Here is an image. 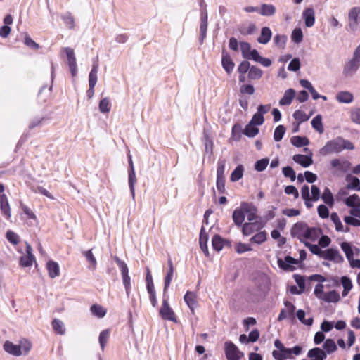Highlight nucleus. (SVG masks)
Wrapping results in <instances>:
<instances>
[{
  "label": "nucleus",
  "mask_w": 360,
  "mask_h": 360,
  "mask_svg": "<svg viewBox=\"0 0 360 360\" xmlns=\"http://www.w3.org/2000/svg\"><path fill=\"white\" fill-rule=\"evenodd\" d=\"M354 148V146L351 141L345 140L341 136H338L328 141L321 149L320 153L323 155H326L333 153H340L344 149L353 150Z\"/></svg>",
  "instance_id": "obj_1"
},
{
  "label": "nucleus",
  "mask_w": 360,
  "mask_h": 360,
  "mask_svg": "<svg viewBox=\"0 0 360 360\" xmlns=\"http://www.w3.org/2000/svg\"><path fill=\"white\" fill-rule=\"evenodd\" d=\"M32 348V343L27 340H22L19 345H15L12 342L6 341L4 344V350L13 356L27 355Z\"/></svg>",
  "instance_id": "obj_2"
},
{
  "label": "nucleus",
  "mask_w": 360,
  "mask_h": 360,
  "mask_svg": "<svg viewBox=\"0 0 360 360\" xmlns=\"http://www.w3.org/2000/svg\"><path fill=\"white\" fill-rule=\"evenodd\" d=\"M360 67V44L355 49L352 58L344 66L342 73L345 77H352Z\"/></svg>",
  "instance_id": "obj_3"
},
{
  "label": "nucleus",
  "mask_w": 360,
  "mask_h": 360,
  "mask_svg": "<svg viewBox=\"0 0 360 360\" xmlns=\"http://www.w3.org/2000/svg\"><path fill=\"white\" fill-rule=\"evenodd\" d=\"M224 349L227 360H240L244 356L243 353L231 341L225 342Z\"/></svg>",
  "instance_id": "obj_4"
},
{
  "label": "nucleus",
  "mask_w": 360,
  "mask_h": 360,
  "mask_svg": "<svg viewBox=\"0 0 360 360\" xmlns=\"http://www.w3.org/2000/svg\"><path fill=\"white\" fill-rule=\"evenodd\" d=\"M98 70V60L94 61L92 65V69L89 75V88L87 90V96L91 98L94 94V87L97 82V73Z\"/></svg>",
  "instance_id": "obj_5"
},
{
  "label": "nucleus",
  "mask_w": 360,
  "mask_h": 360,
  "mask_svg": "<svg viewBox=\"0 0 360 360\" xmlns=\"http://www.w3.org/2000/svg\"><path fill=\"white\" fill-rule=\"evenodd\" d=\"M330 165L335 169L334 174H338V172H347L350 169L352 165L347 160L335 158L330 161Z\"/></svg>",
  "instance_id": "obj_6"
},
{
  "label": "nucleus",
  "mask_w": 360,
  "mask_h": 360,
  "mask_svg": "<svg viewBox=\"0 0 360 360\" xmlns=\"http://www.w3.org/2000/svg\"><path fill=\"white\" fill-rule=\"evenodd\" d=\"M161 317L165 320H169L174 322H177L175 314L172 309L169 307L167 298H164L162 301V306L160 310Z\"/></svg>",
  "instance_id": "obj_7"
},
{
  "label": "nucleus",
  "mask_w": 360,
  "mask_h": 360,
  "mask_svg": "<svg viewBox=\"0 0 360 360\" xmlns=\"http://www.w3.org/2000/svg\"><path fill=\"white\" fill-rule=\"evenodd\" d=\"M307 228V224L305 222L300 221L295 224L291 229V236L293 238H297L300 242H305L304 240V233Z\"/></svg>",
  "instance_id": "obj_8"
},
{
  "label": "nucleus",
  "mask_w": 360,
  "mask_h": 360,
  "mask_svg": "<svg viewBox=\"0 0 360 360\" xmlns=\"http://www.w3.org/2000/svg\"><path fill=\"white\" fill-rule=\"evenodd\" d=\"M360 7L352 8L348 15L349 25L352 31L356 30L360 22Z\"/></svg>",
  "instance_id": "obj_9"
},
{
  "label": "nucleus",
  "mask_w": 360,
  "mask_h": 360,
  "mask_svg": "<svg viewBox=\"0 0 360 360\" xmlns=\"http://www.w3.org/2000/svg\"><path fill=\"white\" fill-rule=\"evenodd\" d=\"M325 259L333 261L335 263H342L344 262L343 257L337 249L328 248L324 251L323 257Z\"/></svg>",
  "instance_id": "obj_10"
},
{
  "label": "nucleus",
  "mask_w": 360,
  "mask_h": 360,
  "mask_svg": "<svg viewBox=\"0 0 360 360\" xmlns=\"http://www.w3.org/2000/svg\"><path fill=\"white\" fill-rule=\"evenodd\" d=\"M221 64L223 68L228 74H230L233 71L235 66V64L230 55L225 49L222 50Z\"/></svg>",
  "instance_id": "obj_11"
},
{
  "label": "nucleus",
  "mask_w": 360,
  "mask_h": 360,
  "mask_svg": "<svg viewBox=\"0 0 360 360\" xmlns=\"http://www.w3.org/2000/svg\"><path fill=\"white\" fill-rule=\"evenodd\" d=\"M241 208L245 210V213L247 214L248 220L252 221L256 219L257 217V208L252 204L248 202L241 203Z\"/></svg>",
  "instance_id": "obj_12"
},
{
  "label": "nucleus",
  "mask_w": 360,
  "mask_h": 360,
  "mask_svg": "<svg viewBox=\"0 0 360 360\" xmlns=\"http://www.w3.org/2000/svg\"><path fill=\"white\" fill-rule=\"evenodd\" d=\"M184 301L192 311L194 313L195 308L198 306L197 296L195 292L187 291L184 295Z\"/></svg>",
  "instance_id": "obj_13"
},
{
  "label": "nucleus",
  "mask_w": 360,
  "mask_h": 360,
  "mask_svg": "<svg viewBox=\"0 0 360 360\" xmlns=\"http://www.w3.org/2000/svg\"><path fill=\"white\" fill-rule=\"evenodd\" d=\"M307 356L311 360H324L327 357L326 352L319 347H314L307 353Z\"/></svg>",
  "instance_id": "obj_14"
},
{
  "label": "nucleus",
  "mask_w": 360,
  "mask_h": 360,
  "mask_svg": "<svg viewBox=\"0 0 360 360\" xmlns=\"http://www.w3.org/2000/svg\"><path fill=\"white\" fill-rule=\"evenodd\" d=\"M0 210L1 213L6 217V219H10L11 208L8 198L5 194L0 195Z\"/></svg>",
  "instance_id": "obj_15"
},
{
  "label": "nucleus",
  "mask_w": 360,
  "mask_h": 360,
  "mask_svg": "<svg viewBox=\"0 0 360 360\" xmlns=\"http://www.w3.org/2000/svg\"><path fill=\"white\" fill-rule=\"evenodd\" d=\"M304 20L305 25L307 27H311L314 25L315 22V13L312 8H308L304 10L302 14Z\"/></svg>",
  "instance_id": "obj_16"
},
{
  "label": "nucleus",
  "mask_w": 360,
  "mask_h": 360,
  "mask_svg": "<svg viewBox=\"0 0 360 360\" xmlns=\"http://www.w3.org/2000/svg\"><path fill=\"white\" fill-rule=\"evenodd\" d=\"M292 160L303 167H307L313 163L312 158L310 155L296 154L292 157Z\"/></svg>",
  "instance_id": "obj_17"
},
{
  "label": "nucleus",
  "mask_w": 360,
  "mask_h": 360,
  "mask_svg": "<svg viewBox=\"0 0 360 360\" xmlns=\"http://www.w3.org/2000/svg\"><path fill=\"white\" fill-rule=\"evenodd\" d=\"M207 29V13L206 11L202 12L201 13V22H200V41L202 44L206 37V32Z\"/></svg>",
  "instance_id": "obj_18"
},
{
  "label": "nucleus",
  "mask_w": 360,
  "mask_h": 360,
  "mask_svg": "<svg viewBox=\"0 0 360 360\" xmlns=\"http://www.w3.org/2000/svg\"><path fill=\"white\" fill-rule=\"evenodd\" d=\"M322 233V231L321 229L315 228V227H311L309 228L307 226V228L306 229V231L304 233V239H309L312 241H315Z\"/></svg>",
  "instance_id": "obj_19"
},
{
  "label": "nucleus",
  "mask_w": 360,
  "mask_h": 360,
  "mask_svg": "<svg viewBox=\"0 0 360 360\" xmlns=\"http://www.w3.org/2000/svg\"><path fill=\"white\" fill-rule=\"evenodd\" d=\"M285 262L287 264H285L282 259H279L278 260V264L280 268L285 271H291L293 269V268L289 264H297L298 263L296 259H294L290 256L285 257Z\"/></svg>",
  "instance_id": "obj_20"
},
{
  "label": "nucleus",
  "mask_w": 360,
  "mask_h": 360,
  "mask_svg": "<svg viewBox=\"0 0 360 360\" xmlns=\"http://www.w3.org/2000/svg\"><path fill=\"white\" fill-rule=\"evenodd\" d=\"M272 32L269 27H264L262 28L260 36L257 38V41L262 44H267L271 38Z\"/></svg>",
  "instance_id": "obj_21"
},
{
  "label": "nucleus",
  "mask_w": 360,
  "mask_h": 360,
  "mask_svg": "<svg viewBox=\"0 0 360 360\" xmlns=\"http://www.w3.org/2000/svg\"><path fill=\"white\" fill-rule=\"evenodd\" d=\"M295 96V91L293 89H289L284 93L283 96L279 101L281 105H288L292 103Z\"/></svg>",
  "instance_id": "obj_22"
},
{
  "label": "nucleus",
  "mask_w": 360,
  "mask_h": 360,
  "mask_svg": "<svg viewBox=\"0 0 360 360\" xmlns=\"http://www.w3.org/2000/svg\"><path fill=\"white\" fill-rule=\"evenodd\" d=\"M47 270L49 272V276L51 278H56L58 276H59L60 274V269L58 264L53 262V261H49L46 264Z\"/></svg>",
  "instance_id": "obj_23"
},
{
  "label": "nucleus",
  "mask_w": 360,
  "mask_h": 360,
  "mask_svg": "<svg viewBox=\"0 0 360 360\" xmlns=\"http://www.w3.org/2000/svg\"><path fill=\"white\" fill-rule=\"evenodd\" d=\"M233 220L234 223L238 226H241L245 220V210L241 208L236 209L233 213Z\"/></svg>",
  "instance_id": "obj_24"
},
{
  "label": "nucleus",
  "mask_w": 360,
  "mask_h": 360,
  "mask_svg": "<svg viewBox=\"0 0 360 360\" xmlns=\"http://www.w3.org/2000/svg\"><path fill=\"white\" fill-rule=\"evenodd\" d=\"M291 143L296 147L306 146L309 144V140L305 136H295L290 139Z\"/></svg>",
  "instance_id": "obj_25"
},
{
  "label": "nucleus",
  "mask_w": 360,
  "mask_h": 360,
  "mask_svg": "<svg viewBox=\"0 0 360 360\" xmlns=\"http://www.w3.org/2000/svg\"><path fill=\"white\" fill-rule=\"evenodd\" d=\"M337 100L340 103H350L353 101V95L349 91H340L336 96Z\"/></svg>",
  "instance_id": "obj_26"
},
{
  "label": "nucleus",
  "mask_w": 360,
  "mask_h": 360,
  "mask_svg": "<svg viewBox=\"0 0 360 360\" xmlns=\"http://www.w3.org/2000/svg\"><path fill=\"white\" fill-rule=\"evenodd\" d=\"M276 13V8L272 4H264L261 6L259 13L264 16H272Z\"/></svg>",
  "instance_id": "obj_27"
},
{
  "label": "nucleus",
  "mask_w": 360,
  "mask_h": 360,
  "mask_svg": "<svg viewBox=\"0 0 360 360\" xmlns=\"http://www.w3.org/2000/svg\"><path fill=\"white\" fill-rule=\"evenodd\" d=\"M340 295L335 290L325 292L322 300L327 302H337L340 300Z\"/></svg>",
  "instance_id": "obj_28"
},
{
  "label": "nucleus",
  "mask_w": 360,
  "mask_h": 360,
  "mask_svg": "<svg viewBox=\"0 0 360 360\" xmlns=\"http://www.w3.org/2000/svg\"><path fill=\"white\" fill-rule=\"evenodd\" d=\"M340 281L344 288L342 291V296L345 297L349 293V292L352 288V281L349 277L346 276H342Z\"/></svg>",
  "instance_id": "obj_29"
},
{
  "label": "nucleus",
  "mask_w": 360,
  "mask_h": 360,
  "mask_svg": "<svg viewBox=\"0 0 360 360\" xmlns=\"http://www.w3.org/2000/svg\"><path fill=\"white\" fill-rule=\"evenodd\" d=\"M312 127L316 129L319 134H323L324 128L322 124V117L321 115H317L311 120Z\"/></svg>",
  "instance_id": "obj_30"
},
{
  "label": "nucleus",
  "mask_w": 360,
  "mask_h": 360,
  "mask_svg": "<svg viewBox=\"0 0 360 360\" xmlns=\"http://www.w3.org/2000/svg\"><path fill=\"white\" fill-rule=\"evenodd\" d=\"M203 139L205 141V150L207 153H212L213 141L206 129L203 130Z\"/></svg>",
  "instance_id": "obj_31"
},
{
  "label": "nucleus",
  "mask_w": 360,
  "mask_h": 360,
  "mask_svg": "<svg viewBox=\"0 0 360 360\" xmlns=\"http://www.w3.org/2000/svg\"><path fill=\"white\" fill-rule=\"evenodd\" d=\"M321 198L323 200V201L327 204L328 205L332 207L334 204V198H333V195L330 191V190L328 188V187H326L323 192V194L321 195Z\"/></svg>",
  "instance_id": "obj_32"
},
{
  "label": "nucleus",
  "mask_w": 360,
  "mask_h": 360,
  "mask_svg": "<svg viewBox=\"0 0 360 360\" xmlns=\"http://www.w3.org/2000/svg\"><path fill=\"white\" fill-rule=\"evenodd\" d=\"M224 243L225 240L218 234L214 235L212 240V247L217 252L223 248Z\"/></svg>",
  "instance_id": "obj_33"
},
{
  "label": "nucleus",
  "mask_w": 360,
  "mask_h": 360,
  "mask_svg": "<svg viewBox=\"0 0 360 360\" xmlns=\"http://www.w3.org/2000/svg\"><path fill=\"white\" fill-rule=\"evenodd\" d=\"M244 167L242 165H239L236 167V168L232 172L230 179L231 181L235 182L240 180L243 175Z\"/></svg>",
  "instance_id": "obj_34"
},
{
  "label": "nucleus",
  "mask_w": 360,
  "mask_h": 360,
  "mask_svg": "<svg viewBox=\"0 0 360 360\" xmlns=\"http://www.w3.org/2000/svg\"><path fill=\"white\" fill-rule=\"evenodd\" d=\"M346 180L349 182L347 184V188L359 191V188L360 187V181L357 177L353 176L352 175H347Z\"/></svg>",
  "instance_id": "obj_35"
},
{
  "label": "nucleus",
  "mask_w": 360,
  "mask_h": 360,
  "mask_svg": "<svg viewBox=\"0 0 360 360\" xmlns=\"http://www.w3.org/2000/svg\"><path fill=\"white\" fill-rule=\"evenodd\" d=\"M345 203L350 207H360V198L356 194H353L345 200Z\"/></svg>",
  "instance_id": "obj_36"
},
{
  "label": "nucleus",
  "mask_w": 360,
  "mask_h": 360,
  "mask_svg": "<svg viewBox=\"0 0 360 360\" xmlns=\"http://www.w3.org/2000/svg\"><path fill=\"white\" fill-rule=\"evenodd\" d=\"M297 317L299 319V321L307 326H311L314 322V319L312 316L309 317L308 319H305V312L302 309H299L297 311Z\"/></svg>",
  "instance_id": "obj_37"
},
{
  "label": "nucleus",
  "mask_w": 360,
  "mask_h": 360,
  "mask_svg": "<svg viewBox=\"0 0 360 360\" xmlns=\"http://www.w3.org/2000/svg\"><path fill=\"white\" fill-rule=\"evenodd\" d=\"M323 348L326 353L328 354H331L335 352L338 349L335 341L332 339H327L323 343Z\"/></svg>",
  "instance_id": "obj_38"
},
{
  "label": "nucleus",
  "mask_w": 360,
  "mask_h": 360,
  "mask_svg": "<svg viewBox=\"0 0 360 360\" xmlns=\"http://www.w3.org/2000/svg\"><path fill=\"white\" fill-rule=\"evenodd\" d=\"M262 75L263 72L260 68L256 66H251L248 72V78L250 79H259Z\"/></svg>",
  "instance_id": "obj_39"
},
{
  "label": "nucleus",
  "mask_w": 360,
  "mask_h": 360,
  "mask_svg": "<svg viewBox=\"0 0 360 360\" xmlns=\"http://www.w3.org/2000/svg\"><path fill=\"white\" fill-rule=\"evenodd\" d=\"M136 182V178L134 168H131V169H129V186L130 191L131 193L133 198L135 195L134 185H135Z\"/></svg>",
  "instance_id": "obj_40"
},
{
  "label": "nucleus",
  "mask_w": 360,
  "mask_h": 360,
  "mask_svg": "<svg viewBox=\"0 0 360 360\" xmlns=\"http://www.w3.org/2000/svg\"><path fill=\"white\" fill-rule=\"evenodd\" d=\"M256 30L257 28L254 23H250L248 26L241 25L238 28L240 33L243 35L252 34Z\"/></svg>",
  "instance_id": "obj_41"
},
{
  "label": "nucleus",
  "mask_w": 360,
  "mask_h": 360,
  "mask_svg": "<svg viewBox=\"0 0 360 360\" xmlns=\"http://www.w3.org/2000/svg\"><path fill=\"white\" fill-rule=\"evenodd\" d=\"M340 247L343 252L345 253L346 257L349 261V262H352L354 252L350 244L347 242H342L340 244Z\"/></svg>",
  "instance_id": "obj_42"
},
{
  "label": "nucleus",
  "mask_w": 360,
  "mask_h": 360,
  "mask_svg": "<svg viewBox=\"0 0 360 360\" xmlns=\"http://www.w3.org/2000/svg\"><path fill=\"white\" fill-rule=\"evenodd\" d=\"M294 119L298 122V124L302 122L307 121L310 115H307L304 111L301 110H295L292 115Z\"/></svg>",
  "instance_id": "obj_43"
},
{
  "label": "nucleus",
  "mask_w": 360,
  "mask_h": 360,
  "mask_svg": "<svg viewBox=\"0 0 360 360\" xmlns=\"http://www.w3.org/2000/svg\"><path fill=\"white\" fill-rule=\"evenodd\" d=\"M91 311L94 316L98 318L103 317L106 314L105 309L102 306L97 304H93L91 307Z\"/></svg>",
  "instance_id": "obj_44"
},
{
  "label": "nucleus",
  "mask_w": 360,
  "mask_h": 360,
  "mask_svg": "<svg viewBox=\"0 0 360 360\" xmlns=\"http://www.w3.org/2000/svg\"><path fill=\"white\" fill-rule=\"evenodd\" d=\"M259 133V129L255 127L254 124H251V123H248L244 131L243 134L248 137H254Z\"/></svg>",
  "instance_id": "obj_45"
},
{
  "label": "nucleus",
  "mask_w": 360,
  "mask_h": 360,
  "mask_svg": "<svg viewBox=\"0 0 360 360\" xmlns=\"http://www.w3.org/2000/svg\"><path fill=\"white\" fill-rule=\"evenodd\" d=\"M304 245L309 249L311 253L323 257L324 252H323L319 245L315 244H311L307 241L304 242Z\"/></svg>",
  "instance_id": "obj_46"
},
{
  "label": "nucleus",
  "mask_w": 360,
  "mask_h": 360,
  "mask_svg": "<svg viewBox=\"0 0 360 360\" xmlns=\"http://www.w3.org/2000/svg\"><path fill=\"white\" fill-rule=\"evenodd\" d=\"M52 327L54 331L60 335H64L65 333L63 323L58 319H55L53 320Z\"/></svg>",
  "instance_id": "obj_47"
},
{
  "label": "nucleus",
  "mask_w": 360,
  "mask_h": 360,
  "mask_svg": "<svg viewBox=\"0 0 360 360\" xmlns=\"http://www.w3.org/2000/svg\"><path fill=\"white\" fill-rule=\"evenodd\" d=\"M110 336V330L106 329L103 330L99 335V343L102 350H104L105 347L108 342Z\"/></svg>",
  "instance_id": "obj_48"
},
{
  "label": "nucleus",
  "mask_w": 360,
  "mask_h": 360,
  "mask_svg": "<svg viewBox=\"0 0 360 360\" xmlns=\"http://www.w3.org/2000/svg\"><path fill=\"white\" fill-rule=\"evenodd\" d=\"M292 41L296 44H300L303 40V34L300 28H295L293 30L291 35Z\"/></svg>",
  "instance_id": "obj_49"
},
{
  "label": "nucleus",
  "mask_w": 360,
  "mask_h": 360,
  "mask_svg": "<svg viewBox=\"0 0 360 360\" xmlns=\"http://www.w3.org/2000/svg\"><path fill=\"white\" fill-rule=\"evenodd\" d=\"M34 261L35 259L34 256L24 255L20 259V265L22 267H28L32 266Z\"/></svg>",
  "instance_id": "obj_50"
},
{
  "label": "nucleus",
  "mask_w": 360,
  "mask_h": 360,
  "mask_svg": "<svg viewBox=\"0 0 360 360\" xmlns=\"http://www.w3.org/2000/svg\"><path fill=\"white\" fill-rule=\"evenodd\" d=\"M274 40L276 46L283 49L285 48L287 37L284 34H276Z\"/></svg>",
  "instance_id": "obj_51"
},
{
  "label": "nucleus",
  "mask_w": 360,
  "mask_h": 360,
  "mask_svg": "<svg viewBox=\"0 0 360 360\" xmlns=\"http://www.w3.org/2000/svg\"><path fill=\"white\" fill-rule=\"evenodd\" d=\"M269 162V160L267 158L257 160L255 164V169L257 172L264 171L266 168Z\"/></svg>",
  "instance_id": "obj_52"
},
{
  "label": "nucleus",
  "mask_w": 360,
  "mask_h": 360,
  "mask_svg": "<svg viewBox=\"0 0 360 360\" xmlns=\"http://www.w3.org/2000/svg\"><path fill=\"white\" fill-rule=\"evenodd\" d=\"M266 240V233L264 231L257 233V234H255L254 236H252L250 238L251 242H253V243H255L257 244H261L263 242H264Z\"/></svg>",
  "instance_id": "obj_53"
},
{
  "label": "nucleus",
  "mask_w": 360,
  "mask_h": 360,
  "mask_svg": "<svg viewBox=\"0 0 360 360\" xmlns=\"http://www.w3.org/2000/svg\"><path fill=\"white\" fill-rule=\"evenodd\" d=\"M285 132V127L283 125L278 126L274 131V139L276 141H280Z\"/></svg>",
  "instance_id": "obj_54"
},
{
  "label": "nucleus",
  "mask_w": 360,
  "mask_h": 360,
  "mask_svg": "<svg viewBox=\"0 0 360 360\" xmlns=\"http://www.w3.org/2000/svg\"><path fill=\"white\" fill-rule=\"evenodd\" d=\"M330 219L335 224V229L337 231H343V225L336 212H333L330 215Z\"/></svg>",
  "instance_id": "obj_55"
},
{
  "label": "nucleus",
  "mask_w": 360,
  "mask_h": 360,
  "mask_svg": "<svg viewBox=\"0 0 360 360\" xmlns=\"http://www.w3.org/2000/svg\"><path fill=\"white\" fill-rule=\"evenodd\" d=\"M99 110L101 112H108L110 110V100L108 98H104L101 100L99 103Z\"/></svg>",
  "instance_id": "obj_56"
},
{
  "label": "nucleus",
  "mask_w": 360,
  "mask_h": 360,
  "mask_svg": "<svg viewBox=\"0 0 360 360\" xmlns=\"http://www.w3.org/2000/svg\"><path fill=\"white\" fill-rule=\"evenodd\" d=\"M114 259L120 269L122 276L129 274V269L127 264L117 256L114 257Z\"/></svg>",
  "instance_id": "obj_57"
},
{
  "label": "nucleus",
  "mask_w": 360,
  "mask_h": 360,
  "mask_svg": "<svg viewBox=\"0 0 360 360\" xmlns=\"http://www.w3.org/2000/svg\"><path fill=\"white\" fill-rule=\"evenodd\" d=\"M83 255L86 257V260L91 264L93 269H95L97 262L91 252V250L83 252Z\"/></svg>",
  "instance_id": "obj_58"
},
{
  "label": "nucleus",
  "mask_w": 360,
  "mask_h": 360,
  "mask_svg": "<svg viewBox=\"0 0 360 360\" xmlns=\"http://www.w3.org/2000/svg\"><path fill=\"white\" fill-rule=\"evenodd\" d=\"M283 174L285 177L290 178L292 181H294L296 179L295 172L290 166L283 168Z\"/></svg>",
  "instance_id": "obj_59"
},
{
  "label": "nucleus",
  "mask_w": 360,
  "mask_h": 360,
  "mask_svg": "<svg viewBox=\"0 0 360 360\" xmlns=\"http://www.w3.org/2000/svg\"><path fill=\"white\" fill-rule=\"evenodd\" d=\"M240 47L242 53V56L244 58L248 57L247 56L250 52L252 51L251 45L248 42L242 41L240 43Z\"/></svg>",
  "instance_id": "obj_60"
},
{
  "label": "nucleus",
  "mask_w": 360,
  "mask_h": 360,
  "mask_svg": "<svg viewBox=\"0 0 360 360\" xmlns=\"http://www.w3.org/2000/svg\"><path fill=\"white\" fill-rule=\"evenodd\" d=\"M64 51L66 53L68 65L76 64V58L75 56V53L72 49L67 47L64 48Z\"/></svg>",
  "instance_id": "obj_61"
},
{
  "label": "nucleus",
  "mask_w": 360,
  "mask_h": 360,
  "mask_svg": "<svg viewBox=\"0 0 360 360\" xmlns=\"http://www.w3.org/2000/svg\"><path fill=\"white\" fill-rule=\"evenodd\" d=\"M225 160H219L217 163V178H224Z\"/></svg>",
  "instance_id": "obj_62"
},
{
  "label": "nucleus",
  "mask_w": 360,
  "mask_h": 360,
  "mask_svg": "<svg viewBox=\"0 0 360 360\" xmlns=\"http://www.w3.org/2000/svg\"><path fill=\"white\" fill-rule=\"evenodd\" d=\"M7 240L12 244L17 245L19 243V236L12 231H8L6 233Z\"/></svg>",
  "instance_id": "obj_63"
},
{
  "label": "nucleus",
  "mask_w": 360,
  "mask_h": 360,
  "mask_svg": "<svg viewBox=\"0 0 360 360\" xmlns=\"http://www.w3.org/2000/svg\"><path fill=\"white\" fill-rule=\"evenodd\" d=\"M351 120L353 122L360 125V108H355L351 111Z\"/></svg>",
  "instance_id": "obj_64"
}]
</instances>
